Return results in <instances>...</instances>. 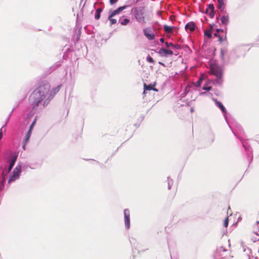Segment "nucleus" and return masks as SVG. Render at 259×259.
Instances as JSON below:
<instances>
[{"label":"nucleus","mask_w":259,"mask_h":259,"mask_svg":"<svg viewBox=\"0 0 259 259\" xmlns=\"http://www.w3.org/2000/svg\"><path fill=\"white\" fill-rule=\"evenodd\" d=\"M50 85L46 80L40 82L38 88L31 94L29 101L34 108L44 101L43 106L47 105L52 99V95L49 94Z\"/></svg>","instance_id":"obj_1"},{"label":"nucleus","mask_w":259,"mask_h":259,"mask_svg":"<svg viewBox=\"0 0 259 259\" xmlns=\"http://www.w3.org/2000/svg\"><path fill=\"white\" fill-rule=\"evenodd\" d=\"M3 136L2 134V128L0 129V140L1 139Z\"/></svg>","instance_id":"obj_38"},{"label":"nucleus","mask_w":259,"mask_h":259,"mask_svg":"<svg viewBox=\"0 0 259 259\" xmlns=\"http://www.w3.org/2000/svg\"><path fill=\"white\" fill-rule=\"evenodd\" d=\"M132 12L137 21L142 24L146 23V14L144 7L141 6L135 7L133 8Z\"/></svg>","instance_id":"obj_2"},{"label":"nucleus","mask_w":259,"mask_h":259,"mask_svg":"<svg viewBox=\"0 0 259 259\" xmlns=\"http://www.w3.org/2000/svg\"><path fill=\"white\" fill-rule=\"evenodd\" d=\"M211 87H209V86L203 87V90H205V91H210L211 90Z\"/></svg>","instance_id":"obj_32"},{"label":"nucleus","mask_w":259,"mask_h":259,"mask_svg":"<svg viewBox=\"0 0 259 259\" xmlns=\"http://www.w3.org/2000/svg\"><path fill=\"white\" fill-rule=\"evenodd\" d=\"M213 100L214 101L215 105L217 106H218L221 109L222 111L224 113V116H225V118L226 119V108H225V107L223 106V105L222 104V103L221 102L218 101L217 99H213Z\"/></svg>","instance_id":"obj_9"},{"label":"nucleus","mask_w":259,"mask_h":259,"mask_svg":"<svg viewBox=\"0 0 259 259\" xmlns=\"http://www.w3.org/2000/svg\"><path fill=\"white\" fill-rule=\"evenodd\" d=\"M13 167H10V166L9 165V167L8 169H6L5 170H4L3 172V183L5 181V176L7 174L9 173L11 170H12Z\"/></svg>","instance_id":"obj_19"},{"label":"nucleus","mask_w":259,"mask_h":259,"mask_svg":"<svg viewBox=\"0 0 259 259\" xmlns=\"http://www.w3.org/2000/svg\"><path fill=\"white\" fill-rule=\"evenodd\" d=\"M210 94V93H206V92H201L200 93V96H204V95H206V96H209Z\"/></svg>","instance_id":"obj_34"},{"label":"nucleus","mask_w":259,"mask_h":259,"mask_svg":"<svg viewBox=\"0 0 259 259\" xmlns=\"http://www.w3.org/2000/svg\"><path fill=\"white\" fill-rule=\"evenodd\" d=\"M124 219L125 228L128 229L130 227V214L128 209L124 210Z\"/></svg>","instance_id":"obj_4"},{"label":"nucleus","mask_w":259,"mask_h":259,"mask_svg":"<svg viewBox=\"0 0 259 259\" xmlns=\"http://www.w3.org/2000/svg\"><path fill=\"white\" fill-rule=\"evenodd\" d=\"M221 21L222 24L227 25L229 23V17L228 15H223L221 17Z\"/></svg>","instance_id":"obj_13"},{"label":"nucleus","mask_w":259,"mask_h":259,"mask_svg":"<svg viewBox=\"0 0 259 259\" xmlns=\"http://www.w3.org/2000/svg\"><path fill=\"white\" fill-rule=\"evenodd\" d=\"M36 119L35 118L33 120V122H32V123L31 124V125H30V126L29 127V130H30L31 131H32L33 126H34V125H35V124L36 123Z\"/></svg>","instance_id":"obj_28"},{"label":"nucleus","mask_w":259,"mask_h":259,"mask_svg":"<svg viewBox=\"0 0 259 259\" xmlns=\"http://www.w3.org/2000/svg\"><path fill=\"white\" fill-rule=\"evenodd\" d=\"M223 82L222 77H217V79L214 81L213 83L215 85H221Z\"/></svg>","instance_id":"obj_20"},{"label":"nucleus","mask_w":259,"mask_h":259,"mask_svg":"<svg viewBox=\"0 0 259 259\" xmlns=\"http://www.w3.org/2000/svg\"><path fill=\"white\" fill-rule=\"evenodd\" d=\"M219 40H220V41H222V37H221L220 36H219Z\"/></svg>","instance_id":"obj_42"},{"label":"nucleus","mask_w":259,"mask_h":259,"mask_svg":"<svg viewBox=\"0 0 259 259\" xmlns=\"http://www.w3.org/2000/svg\"><path fill=\"white\" fill-rule=\"evenodd\" d=\"M208 13L209 14V15L210 17L212 18L214 16V11H208Z\"/></svg>","instance_id":"obj_33"},{"label":"nucleus","mask_w":259,"mask_h":259,"mask_svg":"<svg viewBox=\"0 0 259 259\" xmlns=\"http://www.w3.org/2000/svg\"><path fill=\"white\" fill-rule=\"evenodd\" d=\"M31 131L30 130H29L25 136V139H24V141H25L26 142H28L29 138L30 137V136H31Z\"/></svg>","instance_id":"obj_21"},{"label":"nucleus","mask_w":259,"mask_h":259,"mask_svg":"<svg viewBox=\"0 0 259 259\" xmlns=\"http://www.w3.org/2000/svg\"><path fill=\"white\" fill-rule=\"evenodd\" d=\"M151 90H154L157 91V90L156 89L153 88L151 85H146V84H144V94L146 93V92L147 91H151Z\"/></svg>","instance_id":"obj_17"},{"label":"nucleus","mask_w":259,"mask_h":259,"mask_svg":"<svg viewBox=\"0 0 259 259\" xmlns=\"http://www.w3.org/2000/svg\"><path fill=\"white\" fill-rule=\"evenodd\" d=\"M126 8V6L120 7L118 8H117L116 10L113 11L110 14V17H113L115 15L118 14L120 12H121L122 11L124 10Z\"/></svg>","instance_id":"obj_10"},{"label":"nucleus","mask_w":259,"mask_h":259,"mask_svg":"<svg viewBox=\"0 0 259 259\" xmlns=\"http://www.w3.org/2000/svg\"><path fill=\"white\" fill-rule=\"evenodd\" d=\"M185 29L186 30H189L191 32L193 31L195 29V25L194 23L193 22L188 23L185 25Z\"/></svg>","instance_id":"obj_11"},{"label":"nucleus","mask_w":259,"mask_h":259,"mask_svg":"<svg viewBox=\"0 0 259 259\" xmlns=\"http://www.w3.org/2000/svg\"><path fill=\"white\" fill-rule=\"evenodd\" d=\"M204 35L207 36L208 38H210L211 37V30H206L204 32Z\"/></svg>","instance_id":"obj_25"},{"label":"nucleus","mask_w":259,"mask_h":259,"mask_svg":"<svg viewBox=\"0 0 259 259\" xmlns=\"http://www.w3.org/2000/svg\"><path fill=\"white\" fill-rule=\"evenodd\" d=\"M130 22V20L127 18L124 19L123 20L120 21V24L122 25H126Z\"/></svg>","instance_id":"obj_22"},{"label":"nucleus","mask_w":259,"mask_h":259,"mask_svg":"<svg viewBox=\"0 0 259 259\" xmlns=\"http://www.w3.org/2000/svg\"><path fill=\"white\" fill-rule=\"evenodd\" d=\"M18 157V153L11 155L9 158V166L13 167Z\"/></svg>","instance_id":"obj_8"},{"label":"nucleus","mask_w":259,"mask_h":259,"mask_svg":"<svg viewBox=\"0 0 259 259\" xmlns=\"http://www.w3.org/2000/svg\"><path fill=\"white\" fill-rule=\"evenodd\" d=\"M219 31H220V29H217V32H219Z\"/></svg>","instance_id":"obj_44"},{"label":"nucleus","mask_w":259,"mask_h":259,"mask_svg":"<svg viewBox=\"0 0 259 259\" xmlns=\"http://www.w3.org/2000/svg\"><path fill=\"white\" fill-rule=\"evenodd\" d=\"M226 251V250L223 246H220L217 248L216 253H220L221 252H225Z\"/></svg>","instance_id":"obj_27"},{"label":"nucleus","mask_w":259,"mask_h":259,"mask_svg":"<svg viewBox=\"0 0 259 259\" xmlns=\"http://www.w3.org/2000/svg\"><path fill=\"white\" fill-rule=\"evenodd\" d=\"M191 112H193V108H191Z\"/></svg>","instance_id":"obj_43"},{"label":"nucleus","mask_w":259,"mask_h":259,"mask_svg":"<svg viewBox=\"0 0 259 259\" xmlns=\"http://www.w3.org/2000/svg\"><path fill=\"white\" fill-rule=\"evenodd\" d=\"M243 147H244L245 149L246 150H247V148H246V147L245 145H244V144H243Z\"/></svg>","instance_id":"obj_41"},{"label":"nucleus","mask_w":259,"mask_h":259,"mask_svg":"<svg viewBox=\"0 0 259 259\" xmlns=\"http://www.w3.org/2000/svg\"><path fill=\"white\" fill-rule=\"evenodd\" d=\"M249 259H258V257L257 256H252L251 257H250Z\"/></svg>","instance_id":"obj_37"},{"label":"nucleus","mask_w":259,"mask_h":259,"mask_svg":"<svg viewBox=\"0 0 259 259\" xmlns=\"http://www.w3.org/2000/svg\"><path fill=\"white\" fill-rule=\"evenodd\" d=\"M224 225L225 227H227L228 225V218H227L225 221H224Z\"/></svg>","instance_id":"obj_31"},{"label":"nucleus","mask_w":259,"mask_h":259,"mask_svg":"<svg viewBox=\"0 0 259 259\" xmlns=\"http://www.w3.org/2000/svg\"><path fill=\"white\" fill-rule=\"evenodd\" d=\"M201 79L200 78L199 80L197 81V83L199 85H200V83H201Z\"/></svg>","instance_id":"obj_39"},{"label":"nucleus","mask_w":259,"mask_h":259,"mask_svg":"<svg viewBox=\"0 0 259 259\" xmlns=\"http://www.w3.org/2000/svg\"><path fill=\"white\" fill-rule=\"evenodd\" d=\"M174 27L172 26H169L167 25L163 26V29L165 32L168 33H172Z\"/></svg>","instance_id":"obj_16"},{"label":"nucleus","mask_w":259,"mask_h":259,"mask_svg":"<svg viewBox=\"0 0 259 259\" xmlns=\"http://www.w3.org/2000/svg\"><path fill=\"white\" fill-rule=\"evenodd\" d=\"M102 9H101V8H98L96 10V13H95V18L96 20H98L100 19V16H101V13L102 12Z\"/></svg>","instance_id":"obj_18"},{"label":"nucleus","mask_w":259,"mask_h":259,"mask_svg":"<svg viewBox=\"0 0 259 259\" xmlns=\"http://www.w3.org/2000/svg\"><path fill=\"white\" fill-rule=\"evenodd\" d=\"M221 58L222 59V60H223L224 61L225 60V52H224V51L223 50H221Z\"/></svg>","instance_id":"obj_30"},{"label":"nucleus","mask_w":259,"mask_h":259,"mask_svg":"<svg viewBox=\"0 0 259 259\" xmlns=\"http://www.w3.org/2000/svg\"><path fill=\"white\" fill-rule=\"evenodd\" d=\"M27 143V142H26L25 141H24V142H23V145L22 148H23V149L24 150H25V146H26V145Z\"/></svg>","instance_id":"obj_36"},{"label":"nucleus","mask_w":259,"mask_h":259,"mask_svg":"<svg viewBox=\"0 0 259 259\" xmlns=\"http://www.w3.org/2000/svg\"><path fill=\"white\" fill-rule=\"evenodd\" d=\"M218 3V9L221 11H224L225 8V4L223 0H217Z\"/></svg>","instance_id":"obj_14"},{"label":"nucleus","mask_w":259,"mask_h":259,"mask_svg":"<svg viewBox=\"0 0 259 259\" xmlns=\"http://www.w3.org/2000/svg\"><path fill=\"white\" fill-rule=\"evenodd\" d=\"M257 224H259V221L257 222Z\"/></svg>","instance_id":"obj_45"},{"label":"nucleus","mask_w":259,"mask_h":259,"mask_svg":"<svg viewBox=\"0 0 259 259\" xmlns=\"http://www.w3.org/2000/svg\"><path fill=\"white\" fill-rule=\"evenodd\" d=\"M158 53L160 56L166 57L169 55L171 56L173 54V52L170 50L161 48L159 50Z\"/></svg>","instance_id":"obj_6"},{"label":"nucleus","mask_w":259,"mask_h":259,"mask_svg":"<svg viewBox=\"0 0 259 259\" xmlns=\"http://www.w3.org/2000/svg\"><path fill=\"white\" fill-rule=\"evenodd\" d=\"M147 61L149 62V63H154V60L150 56H148L147 57Z\"/></svg>","instance_id":"obj_29"},{"label":"nucleus","mask_w":259,"mask_h":259,"mask_svg":"<svg viewBox=\"0 0 259 259\" xmlns=\"http://www.w3.org/2000/svg\"><path fill=\"white\" fill-rule=\"evenodd\" d=\"M61 86V84L58 85L57 87L52 89L50 92V91L49 92V94L52 95V99L53 98L54 95L56 94L59 92Z\"/></svg>","instance_id":"obj_12"},{"label":"nucleus","mask_w":259,"mask_h":259,"mask_svg":"<svg viewBox=\"0 0 259 259\" xmlns=\"http://www.w3.org/2000/svg\"><path fill=\"white\" fill-rule=\"evenodd\" d=\"M165 45L166 48L171 47L173 49H179L180 48V46L179 45H175L171 42L168 43L166 42Z\"/></svg>","instance_id":"obj_15"},{"label":"nucleus","mask_w":259,"mask_h":259,"mask_svg":"<svg viewBox=\"0 0 259 259\" xmlns=\"http://www.w3.org/2000/svg\"><path fill=\"white\" fill-rule=\"evenodd\" d=\"M167 181H168V189L169 190L171 189V187L172 185L173 184V181L171 179H169V178H167Z\"/></svg>","instance_id":"obj_26"},{"label":"nucleus","mask_w":259,"mask_h":259,"mask_svg":"<svg viewBox=\"0 0 259 259\" xmlns=\"http://www.w3.org/2000/svg\"><path fill=\"white\" fill-rule=\"evenodd\" d=\"M108 20L110 22V25H111L115 24L116 23V22H117L116 19L113 18V17H110V14L108 16Z\"/></svg>","instance_id":"obj_23"},{"label":"nucleus","mask_w":259,"mask_h":259,"mask_svg":"<svg viewBox=\"0 0 259 259\" xmlns=\"http://www.w3.org/2000/svg\"><path fill=\"white\" fill-rule=\"evenodd\" d=\"M214 11V6L212 4H209L206 10V12L208 13V11Z\"/></svg>","instance_id":"obj_24"},{"label":"nucleus","mask_w":259,"mask_h":259,"mask_svg":"<svg viewBox=\"0 0 259 259\" xmlns=\"http://www.w3.org/2000/svg\"><path fill=\"white\" fill-rule=\"evenodd\" d=\"M160 41L161 42H164V39L163 38H160Z\"/></svg>","instance_id":"obj_40"},{"label":"nucleus","mask_w":259,"mask_h":259,"mask_svg":"<svg viewBox=\"0 0 259 259\" xmlns=\"http://www.w3.org/2000/svg\"><path fill=\"white\" fill-rule=\"evenodd\" d=\"M21 172V166L20 164H18L14 169L12 174H11L9 179L8 180V183H10L15 181L16 180L18 179L20 176Z\"/></svg>","instance_id":"obj_3"},{"label":"nucleus","mask_w":259,"mask_h":259,"mask_svg":"<svg viewBox=\"0 0 259 259\" xmlns=\"http://www.w3.org/2000/svg\"><path fill=\"white\" fill-rule=\"evenodd\" d=\"M144 35L149 40H153L154 39L155 35L152 32L150 28H146L143 29Z\"/></svg>","instance_id":"obj_5"},{"label":"nucleus","mask_w":259,"mask_h":259,"mask_svg":"<svg viewBox=\"0 0 259 259\" xmlns=\"http://www.w3.org/2000/svg\"><path fill=\"white\" fill-rule=\"evenodd\" d=\"M211 73L217 77H222V72L221 70L218 67H212L210 70Z\"/></svg>","instance_id":"obj_7"},{"label":"nucleus","mask_w":259,"mask_h":259,"mask_svg":"<svg viewBox=\"0 0 259 259\" xmlns=\"http://www.w3.org/2000/svg\"><path fill=\"white\" fill-rule=\"evenodd\" d=\"M118 0H110V3L111 5L115 4Z\"/></svg>","instance_id":"obj_35"}]
</instances>
